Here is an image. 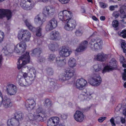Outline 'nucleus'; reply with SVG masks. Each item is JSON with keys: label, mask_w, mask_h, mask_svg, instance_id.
I'll return each instance as SVG.
<instances>
[{"label": "nucleus", "mask_w": 126, "mask_h": 126, "mask_svg": "<svg viewBox=\"0 0 126 126\" xmlns=\"http://www.w3.org/2000/svg\"><path fill=\"white\" fill-rule=\"evenodd\" d=\"M58 17L62 21H65L64 24V29L68 31H72L74 29L76 26V21L71 19V12L64 10L60 12L58 14Z\"/></svg>", "instance_id": "1"}, {"label": "nucleus", "mask_w": 126, "mask_h": 126, "mask_svg": "<svg viewBox=\"0 0 126 126\" xmlns=\"http://www.w3.org/2000/svg\"><path fill=\"white\" fill-rule=\"evenodd\" d=\"M101 81L102 79L100 76L94 74L91 76L89 82L92 85L97 86L100 84Z\"/></svg>", "instance_id": "7"}, {"label": "nucleus", "mask_w": 126, "mask_h": 126, "mask_svg": "<svg viewBox=\"0 0 126 126\" xmlns=\"http://www.w3.org/2000/svg\"><path fill=\"white\" fill-rule=\"evenodd\" d=\"M0 102H1V105H2L3 107L5 108H7L11 107L12 105L10 99L7 97L3 98L2 97V99L1 100Z\"/></svg>", "instance_id": "17"}, {"label": "nucleus", "mask_w": 126, "mask_h": 126, "mask_svg": "<svg viewBox=\"0 0 126 126\" xmlns=\"http://www.w3.org/2000/svg\"><path fill=\"white\" fill-rule=\"evenodd\" d=\"M117 5L111 6L109 7V9L110 11H112L114 10L115 8H117Z\"/></svg>", "instance_id": "53"}, {"label": "nucleus", "mask_w": 126, "mask_h": 126, "mask_svg": "<svg viewBox=\"0 0 126 126\" xmlns=\"http://www.w3.org/2000/svg\"><path fill=\"white\" fill-rule=\"evenodd\" d=\"M120 61L121 63H126V61L123 56L121 57L120 59Z\"/></svg>", "instance_id": "57"}, {"label": "nucleus", "mask_w": 126, "mask_h": 126, "mask_svg": "<svg viewBox=\"0 0 126 126\" xmlns=\"http://www.w3.org/2000/svg\"><path fill=\"white\" fill-rule=\"evenodd\" d=\"M68 63L69 66L71 67H74L76 65V60L73 58L70 59Z\"/></svg>", "instance_id": "28"}, {"label": "nucleus", "mask_w": 126, "mask_h": 126, "mask_svg": "<svg viewBox=\"0 0 126 126\" xmlns=\"http://www.w3.org/2000/svg\"><path fill=\"white\" fill-rule=\"evenodd\" d=\"M93 70L95 72H97L102 71V72L103 69L102 67L100 65L97 64L94 65L93 66Z\"/></svg>", "instance_id": "29"}, {"label": "nucleus", "mask_w": 126, "mask_h": 126, "mask_svg": "<svg viewBox=\"0 0 126 126\" xmlns=\"http://www.w3.org/2000/svg\"><path fill=\"white\" fill-rule=\"evenodd\" d=\"M15 118L18 120L19 121L20 120H21L22 118V114L21 113L18 114L16 113L15 114Z\"/></svg>", "instance_id": "41"}, {"label": "nucleus", "mask_w": 126, "mask_h": 126, "mask_svg": "<svg viewBox=\"0 0 126 126\" xmlns=\"http://www.w3.org/2000/svg\"><path fill=\"white\" fill-rule=\"evenodd\" d=\"M59 46L58 44L56 43L50 44L49 45V47L51 50L53 51L55 50L56 48H57Z\"/></svg>", "instance_id": "30"}, {"label": "nucleus", "mask_w": 126, "mask_h": 126, "mask_svg": "<svg viewBox=\"0 0 126 126\" xmlns=\"http://www.w3.org/2000/svg\"><path fill=\"white\" fill-rule=\"evenodd\" d=\"M55 59V56H50L48 59L49 61H51Z\"/></svg>", "instance_id": "59"}, {"label": "nucleus", "mask_w": 126, "mask_h": 126, "mask_svg": "<svg viewBox=\"0 0 126 126\" xmlns=\"http://www.w3.org/2000/svg\"><path fill=\"white\" fill-rule=\"evenodd\" d=\"M121 15V17L122 18H124L126 17V15L124 11H120Z\"/></svg>", "instance_id": "54"}, {"label": "nucleus", "mask_w": 126, "mask_h": 126, "mask_svg": "<svg viewBox=\"0 0 126 126\" xmlns=\"http://www.w3.org/2000/svg\"><path fill=\"white\" fill-rule=\"evenodd\" d=\"M84 116L83 113L78 110L77 111L74 115L75 119L77 122H81L84 120Z\"/></svg>", "instance_id": "18"}, {"label": "nucleus", "mask_w": 126, "mask_h": 126, "mask_svg": "<svg viewBox=\"0 0 126 126\" xmlns=\"http://www.w3.org/2000/svg\"><path fill=\"white\" fill-rule=\"evenodd\" d=\"M121 121L122 123H125V119L123 117H121Z\"/></svg>", "instance_id": "64"}, {"label": "nucleus", "mask_w": 126, "mask_h": 126, "mask_svg": "<svg viewBox=\"0 0 126 126\" xmlns=\"http://www.w3.org/2000/svg\"><path fill=\"white\" fill-rule=\"evenodd\" d=\"M99 5L101 8H105L108 6V5L107 4L103 2H100Z\"/></svg>", "instance_id": "47"}, {"label": "nucleus", "mask_w": 126, "mask_h": 126, "mask_svg": "<svg viewBox=\"0 0 126 126\" xmlns=\"http://www.w3.org/2000/svg\"><path fill=\"white\" fill-rule=\"evenodd\" d=\"M45 20V18H43L42 16L40 14L36 16L34 20V22L36 24L40 25H42Z\"/></svg>", "instance_id": "23"}, {"label": "nucleus", "mask_w": 126, "mask_h": 126, "mask_svg": "<svg viewBox=\"0 0 126 126\" xmlns=\"http://www.w3.org/2000/svg\"><path fill=\"white\" fill-rule=\"evenodd\" d=\"M106 117H102L98 119V121L100 123L102 122L104 120H105Z\"/></svg>", "instance_id": "55"}, {"label": "nucleus", "mask_w": 126, "mask_h": 126, "mask_svg": "<svg viewBox=\"0 0 126 126\" xmlns=\"http://www.w3.org/2000/svg\"><path fill=\"white\" fill-rule=\"evenodd\" d=\"M59 53V54L61 55L67 54L70 55L72 54V51L71 49H69V47H68L64 46L62 47L61 50H60Z\"/></svg>", "instance_id": "20"}, {"label": "nucleus", "mask_w": 126, "mask_h": 126, "mask_svg": "<svg viewBox=\"0 0 126 126\" xmlns=\"http://www.w3.org/2000/svg\"><path fill=\"white\" fill-rule=\"evenodd\" d=\"M20 60L18 59V62L17 63V68L18 69L22 68L25 64H23L21 61Z\"/></svg>", "instance_id": "35"}, {"label": "nucleus", "mask_w": 126, "mask_h": 126, "mask_svg": "<svg viewBox=\"0 0 126 126\" xmlns=\"http://www.w3.org/2000/svg\"><path fill=\"white\" fill-rule=\"evenodd\" d=\"M61 3L63 4H65L68 3L70 0H58Z\"/></svg>", "instance_id": "52"}, {"label": "nucleus", "mask_w": 126, "mask_h": 126, "mask_svg": "<svg viewBox=\"0 0 126 126\" xmlns=\"http://www.w3.org/2000/svg\"><path fill=\"white\" fill-rule=\"evenodd\" d=\"M66 63L65 61H57L56 64L58 66L61 67L64 65Z\"/></svg>", "instance_id": "42"}, {"label": "nucleus", "mask_w": 126, "mask_h": 126, "mask_svg": "<svg viewBox=\"0 0 126 126\" xmlns=\"http://www.w3.org/2000/svg\"><path fill=\"white\" fill-rule=\"evenodd\" d=\"M117 62L115 60L114 58H112L109 62V65L104 67L102 73L104 74L116 69L117 68Z\"/></svg>", "instance_id": "4"}, {"label": "nucleus", "mask_w": 126, "mask_h": 126, "mask_svg": "<svg viewBox=\"0 0 126 126\" xmlns=\"http://www.w3.org/2000/svg\"><path fill=\"white\" fill-rule=\"evenodd\" d=\"M57 22L56 19L53 18L47 23L46 26V30L47 31H49L55 28L57 26Z\"/></svg>", "instance_id": "10"}, {"label": "nucleus", "mask_w": 126, "mask_h": 126, "mask_svg": "<svg viewBox=\"0 0 126 126\" xmlns=\"http://www.w3.org/2000/svg\"><path fill=\"white\" fill-rule=\"evenodd\" d=\"M44 105L46 107L49 108L52 105L51 101L49 99H46L44 103Z\"/></svg>", "instance_id": "34"}, {"label": "nucleus", "mask_w": 126, "mask_h": 126, "mask_svg": "<svg viewBox=\"0 0 126 126\" xmlns=\"http://www.w3.org/2000/svg\"><path fill=\"white\" fill-rule=\"evenodd\" d=\"M16 80L18 81L19 85L22 86L31 84L32 83L31 80H26L23 77L19 75H18Z\"/></svg>", "instance_id": "13"}, {"label": "nucleus", "mask_w": 126, "mask_h": 126, "mask_svg": "<svg viewBox=\"0 0 126 126\" xmlns=\"http://www.w3.org/2000/svg\"><path fill=\"white\" fill-rule=\"evenodd\" d=\"M112 24L113 27H116L118 25V22L117 20H115L113 21Z\"/></svg>", "instance_id": "49"}, {"label": "nucleus", "mask_w": 126, "mask_h": 126, "mask_svg": "<svg viewBox=\"0 0 126 126\" xmlns=\"http://www.w3.org/2000/svg\"><path fill=\"white\" fill-rule=\"evenodd\" d=\"M52 117L48 120L47 122L48 126H55Z\"/></svg>", "instance_id": "39"}, {"label": "nucleus", "mask_w": 126, "mask_h": 126, "mask_svg": "<svg viewBox=\"0 0 126 126\" xmlns=\"http://www.w3.org/2000/svg\"><path fill=\"white\" fill-rule=\"evenodd\" d=\"M42 49L39 48H38L34 49L32 51L30 52V53H32V54H35L38 53V54H40L42 52Z\"/></svg>", "instance_id": "33"}, {"label": "nucleus", "mask_w": 126, "mask_h": 126, "mask_svg": "<svg viewBox=\"0 0 126 126\" xmlns=\"http://www.w3.org/2000/svg\"><path fill=\"white\" fill-rule=\"evenodd\" d=\"M122 79L124 81L126 80V73L124 72L122 74Z\"/></svg>", "instance_id": "58"}, {"label": "nucleus", "mask_w": 126, "mask_h": 126, "mask_svg": "<svg viewBox=\"0 0 126 126\" xmlns=\"http://www.w3.org/2000/svg\"><path fill=\"white\" fill-rule=\"evenodd\" d=\"M48 37L50 39L52 40H59L61 38V36L58 32L54 31L50 33Z\"/></svg>", "instance_id": "19"}, {"label": "nucleus", "mask_w": 126, "mask_h": 126, "mask_svg": "<svg viewBox=\"0 0 126 126\" xmlns=\"http://www.w3.org/2000/svg\"><path fill=\"white\" fill-rule=\"evenodd\" d=\"M23 77L26 80H31V81L32 82L34 80H31V76H28V74L26 73H24L23 74Z\"/></svg>", "instance_id": "38"}, {"label": "nucleus", "mask_w": 126, "mask_h": 126, "mask_svg": "<svg viewBox=\"0 0 126 126\" xmlns=\"http://www.w3.org/2000/svg\"><path fill=\"white\" fill-rule=\"evenodd\" d=\"M59 116L61 117L63 119H67V115L65 114H59Z\"/></svg>", "instance_id": "51"}, {"label": "nucleus", "mask_w": 126, "mask_h": 126, "mask_svg": "<svg viewBox=\"0 0 126 126\" xmlns=\"http://www.w3.org/2000/svg\"><path fill=\"white\" fill-rule=\"evenodd\" d=\"M88 44V42L86 40H85L82 41L80 45L85 50L87 48Z\"/></svg>", "instance_id": "31"}, {"label": "nucleus", "mask_w": 126, "mask_h": 126, "mask_svg": "<svg viewBox=\"0 0 126 126\" xmlns=\"http://www.w3.org/2000/svg\"><path fill=\"white\" fill-rule=\"evenodd\" d=\"M92 93L86 90L82 91L81 94L79 96V99L81 101H88L91 98Z\"/></svg>", "instance_id": "14"}, {"label": "nucleus", "mask_w": 126, "mask_h": 126, "mask_svg": "<svg viewBox=\"0 0 126 126\" xmlns=\"http://www.w3.org/2000/svg\"><path fill=\"white\" fill-rule=\"evenodd\" d=\"M6 91L8 94L11 95H14L16 93L17 89L15 85L10 84L7 86Z\"/></svg>", "instance_id": "15"}, {"label": "nucleus", "mask_w": 126, "mask_h": 126, "mask_svg": "<svg viewBox=\"0 0 126 126\" xmlns=\"http://www.w3.org/2000/svg\"><path fill=\"white\" fill-rule=\"evenodd\" d=\"M121 46L122 48H124L126 47V44L125 42H123L121 43Z\"/></svg>", "instance_id": "60"}, {"label": "nucleus", "mask_w": 126, "mask_h": 126, "mask_svg": "<svg viewBox=\"0 0 126 126\" xmlns=\"http://www.w3.org/2000/svg\"><path fill=\"white\" fill-rule=\"evenodd\" d=\"M75 71L74 70L68 69L66 71V76L67 80L70 79L74 75Z\"/></svg>", "instance_id": "27"}, {"label": "nucleus", "mask_w": 126, "mask_h": 126, "mask_svg": "<svg viewBox=\"0 0 126 126\" xmlns=\"http://www.w3.org/2000/svg\"><path fill=\"white\" fill-rule=\"evenodd\" d=\"M100 19L102 21H104L105 19V17L104 16H101L100 17Z\"/></svg>", "instance_id": "62"}, {"label": "nucleus", "mask_w": 126, "mask_h": 126, "mask_svg": "<svg viewBox=\"0 0 126 126\" xmlns=\"http://www.w3.org/2000/svg\"><path fill=\"white\" fill-rule=\"evenodd\" d=\"M59 79L61 80H67L65 74H60L59 77Z\"/></svg>", "instance_id": "43"}, {"label": "nucleus", "mask_w": 126, "mask_h": 126, "mask_svg": "<svg viewBox=\"0 0 126 126\" xmlns=\"http://www.w3.org/2000/svg\"><path fill=\"white\" fill-rule=\"evenodd\" d=\"M39 106L40 110H41L40 112L44 115V117H43L42 118L43 121V120L45 118L49 117L53 113V110L52 109L50 108L48 109V111L45 113L43 111L42 106L40 105Z\"/></svg>", "instance_id": "21"}, {"label": "nucleus", "mask_w": 126, "mask_h": 126, "mask_svg": "<svg viewBox=\"0 0 126 126\" xmlns=\"http://www.w3.org/2000/svg\"><path fill=\"white\" fill-rule=\"evenodd\" d=\"M65 56H60L59 57L56 58V61H65L66 62V60L65 59Z\"/></svg>", "instance_id": "46"}, {"label": "nucleus", "mask_w": 126, "mask_h": 126, "mask_svg": "<svg viewBox=\"0 0 126 126\" xmlns=\"http://www.w3.org/2000/svg\"><path fill=\"white\" fill-rule=\"evenodd\" d=\"M87 85V81L82 78L77 79L75 84L76 87L79 90H82Z\"/></svg>", "instance_id": "12"}, {"label": "nucleus", "mask_w": 126, "mask_h": 126, "mask_svg": "<svg viewBox=\"0 0 126 126\" xmlns=\"http://www.w3.org/2000/svg\"><path fill=\"white\" fill-rule=\"evenodd\" d=\"M55 10L54 7L47 6L44 9L43 14L46 17H49L53 15L55 13Z\"/></svg>", "instance_id": "8"}, {"label": "nucleus", "mask_w": 126, "mask_h": 126, "mask_svg": "<svg viewBox=\"0 0 126 126\" xmlns=\"http://www.w3.org/2000/svg\"><path fill=\"white\" fill-rule=\"evenodd\" d=\"M24 22L26 26L30 30L33 32H34L36 30V35L37 36L39 37L41 35L42 29L41 27H39L36 29L35 28L32 26L30 23L29 20L28 19L25 20Z\"/></svg>", "instance_id": "6"}, {"label": "nucleus", "mask_w": 126, "mask_h": 126, "mask_svg": "<svg viewBox=\"0 0 126 126\" xmlns=\"http://www.w3.org/2000/svg\"><path fill=\"white\" fill-rule=\"evenodd\" d=\"M27 46L26 43L23 42H21L15 47L14 51L17 53L22 54L26 49Z\"/></svg>", "instance_id": "9"}, {"label": "nucleus", "mask_w": 126, "mask_h": 126, "mask_svg": "<svg viewBox=\"0 0 126 126\" xmlns=\"http://www.w3.org/2000/svg\"><path fill=\"white\" fill-rule=\"evenodd\" d=\"M84 50L80 45L76 49L75 51V53H76L77 52H80Z\"/></svg>", "instance_id": "48"}, {"label": "nucleus", "mask_w": 126, "mask_h": 126, "mask_svg": "<svg viewBox=\"0 0 126 126\" xmlns=\"http://www.w3.org/2000/svg\"><path fill=\"white\" fill-rule=\"evenodd\" d=\"M19 125V120L14 118H12L10 121L9 120L7 122L8 126H18Z\"/></svg>", "instance_id": "24"}, {"label": "nucleus", "mask_w": 126, "mask_h": 126, "mask_svg": "<svg viewBox=\"0 0 126 126\" xmlns=\"http://www.w3.org/2000/svg\"><path fill=\"white\" fill-rule=\"evenodd\" d=\"M113 16L116 18L119 15V14L117 11L114 12L113 14Z\"/></svg>", "instance_id": "56"}, {"label": "nucleus", "mask_w": 126, "mask_h": 126, "mask_svg": "<svg viewBox=\"0 0 126 126\" xmlns=\"http://www.w3.org/2000/svg\"><path fill=\"white\" fill-rule=\"evenodd\" d=\"M89 44L91 49L93 50H100L103 48V41L99 38L91 39L89 42Z\"/></svg>", "instance_id": "2"}, {"label": "nucleus", "mask_w": 126, "mask_h": 126, "mask_svg": "<svg viewBox=\"0 0 126 126\" xmlns=\"http://www.w3.org/2000/svg\"><path fill=\"white\" fill-rule=\"evenodd\" d=\"M35 105V102L33 99H29L27 100L25 104V106L28 110L33 109Z\"/></svg>", "instance_id": "22"}, {"label": "nucleus", "mask_w": 126, "mask_h": 126, "mask_svg": "<svg viewBox=\"0 0 126 126\" xmlns=\"http://www.w3.org/2000/svg\"><path fill=\"white\" fill-rule=\"evenodd\" d=\"M47 72L49 76H52L54 74V71L53 69L50 68H48L46 69Z\"/></svg>", "instance_id": "37"}, {"label": "nucleus", "mask_w": 126, "mask_h": 126, "mask_svg": "<svg viewBox=\"0 0 126 126\" xmlns=\"http://www.w3.org/2000/svg\"><path fill=\"white\" fill-rule=\"evenodd\" d=\"M5 16L8 19L11 18L12 17V13L10 11L8 10L0 9V18H2Z\"/></svg>", "instance_id": "16"}, {"label": "nucleus", "mask_w": 126, "mask_h": 126, "mask_svg": "<svg viewBox=\"0 0 126 126\" xmlns=\"http://www.w3.org/2000/svg\"><path fill=\"white\" fill-rule=\"evenodd\" d=\"M53 120V121L55 124V126L58 125L59 122V118L57 117H52Z\"/></svg>", "instance_id": "45"}, {"label": "nucleus", "mask_w": 126, "mask_h": 126, "mask_svg": "<svg viewBox=\"0 0 126 126\" xmlns=\"http://www.w3.org/2000/svg\"><path fill=\"white\" fill-rule=\"evenodd\" d=\"M106 56H97L96 60L98 61H103L106 60Z\"/></svg>", "instance_id": "36"}, {"label": "nucleus", "mask_w": 126, "mask_h": 126, "mask_svg": "<svg viewBox=\"0 0 126 126\" xmlns=\"http://www.w3.org/2000/svg\"><path fill=\"white\" fill-rule=\"evenodd\" d=\"M45 61V59H44L41 58L40 59H39V62L41 63Z\"/></svg>", "instance_id": "61"}, {"label": "nucleus", "mask_w": 126, "mask_h": 126, "mask_svg": "<svg viewBox=\"0 0 126 126\" xmlns=\"http://www.w3.org/2000/svg\"><path fill=\"white\" fill-rule=\"evenodd\" d=\"M40 110L38 106V107L36 110L34 116L31 113L28 114V116L29 119L30 120H37L39 121H43L42 118L44 117V115L40 112Z\"/></svg>", "instance_id": "5"}, {"label": "nucleus", "mask_w": 126, "mask_h": 126, "mask_svg": "<svg viewBox=\"0 0 126 126\" xmlns=\"http://www.w3.org/2000/svg\"><path fill=\"white\" fill-rule=\"evenodd\" d=\"M28 69L29 70L28 74L29 75H30L31 76V80H34L35 79V74L36 73L35 69L33 67L30 68L28 67Z\"/></svg>", "instance_id": "25"}, {"label": "nucleus", "mask_w": 126, "mask_h": 126, "mask_svg": "<svg viewBox=\"0 0 126 126\" xmlns=\"http://www.w3.org/2000/svg\"><path fill=\"white\" fill-rule=\"evenodd\" d=\"M4 37L5 35L4 33L0 31V44L3 41Z\"/></svg>", "instance_id": "44"}, {"label": "nucleus", "mask_w": 126, "mask_h": 126, "mask_svg": "<svg viewBox=\"0 0 126 126\" xmlns=\"http://www.w3.org/2000/svg\"><path fill=\"white\" fill-rule=\"evenodd\" d=\"M21 7L24 9L29 10L32 9L33 7L34 4L33 1L31 0H22L20 3Z\"/></svg>", "instance_id": "11"}, {"label": "nucleus", "mask_w": 126, "mask_h": 126, "mask_svg": "<svg viewBox=\"0 0 126 126\" xmlns=\"http://www.w3.org/2000/svg\"><path fill=\"white\" fill-rule=\"evenodd\" d=\"M118 34L122 36L123 38H126V30H123L121 32H119Z\"/></svg>", "instance_id": "40"}, {"label": "nucleus", "mask_w": 126, "mask_h": 126, "mask_svg": "<svg viewBox=\"0 0 126 126\" xmlns=\"http://www.w3.org/2000/svg\"><path fill=\"white\" fill-rule=\"evenodd\" d=\"M83 32L82 31L79 30H78L76 31V34L77 35L80 36L82 35Z\"/></svg>", "instance_id": "50"}, {"label": "nucleus", "mask_w": 126, "mask_h": 126, "mask_svg": "<svg viewBox=\"0 0 126 126\" xmlns=\"http://www.w3.org/2000/svg\"><path fill=\"white\" fill-rule=\"evenodd\" d=\"M23 64H26L30 62V56H21L19 59Z\"/></svg>", "instance_id": "26"}, {"label": "nucleus", "mask_w": 126, "mask_h": 126, "mask_svg": "<svg viewBox=\"0 0 126 126\" xmlns=\"http://www.w3.org/2000/svg\"><path fill=\"white\" fill-rule=\"evenodd\" d=\"M31 34L27 30L21 29L18 31L17 37L18 40L24 42H28L31 37Z\"/></svg>", "instance_id": "3"}, {"label": "nucleus", "mask_w": 126, "mask_h": 126, "mask_svg": "<svg viewBox=\"0 0 126 126\" xmlns=\"http://www.w3.org/2000/svg\"><path fill=\"white\" fill-rule=\"evenodd\" d=\"M2 51L5 53V55H7L9 54V53H11L9 48L7 47V46H5L3 47L2 50Z\"/></svg>", "instance_id": "32"}, {"label": "nucleus", "mask_w": 126, "mask_h": 126, "mask_svg": "<svg viewBox=\"0 0 126 126\" xmlns=\"http://www.w3.org/2000/svg\"><path fill=\"white\" fill-rule=\"evenodd\" d=\"M37 1L38 2H47L49 0H37Z\"/></svg>", "instance_id": "63"}]
</instances>
